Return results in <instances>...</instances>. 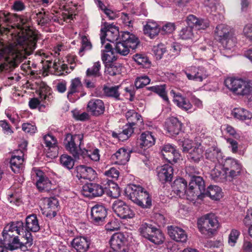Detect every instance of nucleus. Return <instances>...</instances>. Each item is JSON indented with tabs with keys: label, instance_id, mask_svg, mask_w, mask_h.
I'll list each match as a JSON object with an SVG mask.
<instances>
[{
	"label": "nucleus",
	"instance_id": "1",
	"mask_svg": "<svg viewBox=\"0 0 252 252\" xmlns=\"http://www.w3.org/2000/svg\"><path fill=\"white\" fill-rule=\"evenodd\" d=\"M4 21L11 23L16 19V23L6 28L7 33L11 34L14 43L8 45L0 41V60L19 62L25 54L30 55L36 47L37 36L29 28L25 29L23 26L27 23V19L16 17L9 13H4Z\"/></svg>",
	"mask_w": 252,
	"mask_h": 252
},
{
	"label": "nucleus",
	"instance_id": "2",
	"mask_svg": "<svg viewBox=\"0 0 252 252\" xmlns=\"http://www.w3.org/2000/svg\"><path fill=\"white\" fill-rule=\"evenodd\" d=\"M22 221H12L8 223L2 231L3 244L5 248L10 251L21 249L26 251L33 243L31 232L24 229Z\"/></svg>",
	"mask_w": 252,
	"mask_h": 252
},
{
	"label": "nucleus",
	"instance_id": "3",
	"mask_svg": "<svg viewBox=\"0 0 252 252\" xmlns=\"http://www.w3.org/2000/svg\"><path fill=\"white\" fill-rule=\"evenodd\" d=\"M119 36V32L116 27H110L106 30H101V58L103 62L110 63L116 60L111 45L106 43V40L114 42L118 39Z\"/></svg>",
	"mask_w": 252,
	"mask_h": 252
},
{
	"label": "nucleus",
	"instance_id": "4",
	"mask_svg": "<svg viewBox=\"0 0 252 252\" xmlns=\"http://www.w3.org/2000/svg\"><path fill=\"white\" fill-rule=\"evenodd\" d=\"M125 193L134 203L143 208H149L152 205V199L149 193L140 185H128L126 188Z\"/></svg>",
	"mask_w": 252,
	"mask_h": 252
},
{
	"label": "nucleus",
	"instance_id": "5",
	"mask_svg": "<svg viewBox=\"0 0 252 252\" xmlns=\"http://www.w3.org/2000/svg\"><path fill=\"white\" fill-rule=\"evenodd\" d=\"M226 88L237 95H248L252 93V80L228 77L224 80Z\"/></svg>",
	"mask_w": 252,
	"mask_h": 252
},
{
	"label": "nucleus",
	"instance_id": "6",
	"mask_svg": "<svg viewBox=\"0 0 252 252\" xmlns=\"http://www.w3.org/2000/svg\"><path fill=\"white\" fill-rule=\"evenodd\" d=\"M216 38L222 45L223 47L228 50H230L235 46L236 38L231 28L225 24L218 25L215 31Z\"/></svg>",
	"mask_w": 252,
	"mask_h": 252
},
{
	"label": "nucleus",
	"instance_id": "7",
	"mask_svg": "<svg viewBox=\"0 0 252 252\" xmlns=\"http://www.w3.org/2000/svg\"><path fill=\"white\" fill-rule=\"evenodd\" d=\"M138 43V39L134 34L124 32L121 35L120 41L116 43L114 49L119 54L126 56L129 53V49H135Z\"/></svg>",
	"mask_w": 252,
	"mask_h": 252
},
{
	"label": "nucleus",
	"instance_id": "8",
	"mask_svg": "<svg viewBox=\"0 0 252 252\" xmlns=\"http://www.w3.org/2000/svg\"><path fill=\"white\" fill-rule=\"evenodd\" d=\"M182 143V151L186 153L188 158L194 162H198L203 157V147L199 143H194L192 141L186 139Z\"/></svg>",
	"mask_w": 252,
	"mask_h": 252
},
{
	"label": "nucleus",
	"instance_id": "9",
	"mask_svg": "<svg viewBox=\"0 0 252 252\" xmlns=\"http://www.w3.org/2000/svg\"><path fill=\"white\" fill-rule=\"evenodd\" d=\"M197 226L202 234L210 236L218 228L219 222L215 215L208 214L198 220Z\"/></svg>",
	"mask_w": 252,
	"mask_h": 252
},
{
	"label": "nucleus",
	"instance_id": "10",
	"mask_svg": "<svg viewBox=\"0 0 252 252\" xmlns=\"http://www.w3.org/2000/svg\"><path fill=\"white\" fill-rule=\"evenodd\" d=\"M83 137L81 134L72 135L69 133L66 136L64 142L65 148L75 158H79L82 153Z\"/></svg>",
	"mask_w": 252,
	"mask_h": 252
},
{
	"label": "nucleus",
	"instance_id": "11",
	"mask_svg": "<svg viewBox=\"0 0 252 252\" xmlns=\"http://www.w3.org/2000/svg\"><path fill=\"white\" fill-rule=\"evenodd\" d=\"M112 208L114 213L122 219H131L135 215L134 210L125 201L120 199L114 201Z\"/></svg>",
	"mask_w": 252,
	"mask_h": 252
},
{
	"label": "nucleus",
	"instance_id": "12",
	"mask_svg": "<svg viewBox=\"0 0 252 252\" xmlns=\"http://www.w3.org/2000/svg\"><path fill=\"white\" fill-rule=\"evenodd\" d=\"M32 178L35 182L36 186L41 191H48L52 189V183L44 176V173L38 169H34L32 172Z\"/></svg>",
	"mask_w": 252,
	"mask_h": 252
},
{
	"label": "nucleus",
	"instance_id": "13",
	"mask_svg": "<svg viewBox=\"0 0 252 252\" xmlns=\"http://www.w3.org/2000/svg\"><path fill=\"white\" fill-rule=\"evenodd\" d=\"M224 166L227 178L230 180L236 178L240 176L242 171V165L237 159L232 158H227L225 160Z\"/></svg>",
	"mask_w": 252,
	"mask_h": 252
},
{
	"label": "nucleus",
	"instance_id": "14",
	"mask_svg": "<svg viewBox=\"0 0 252 252\" xmlns=\"http://www.w3.org/2000/svg\"><path fill=\"white\" fill-rule=\"evenodd\" d=\"M126 243V237L121 233L114 234L110 240L111 248L117 252H129Z\"/></svg>",
	"mask_w": 252,
	"mask_h": 252
},
{
	"label": "nucleus",
	"instance_id": "15",
	"mask_svg": "<svg viewBox=\"0 0 252 252\" xmlns=\"http://www.w3.org/2000/svg\"><path fill=\"white\" fill-rule=\"evenodd\" d=\"M83 86L79 77H76L70 81L67 92V98L71 102H74L79 98L76 94L82 92Z\"/></svg>",
	"mask_w": 252,
	"mask_h": 252
},
{
	"label": "nucleus",
	"instance_id": "16",
	"mask_svg": "<svg viewBox=\"0 0 252 252\" xmlns=\"http://www.w3.org/2000/svg\"><path fill=\"white\" fill-rule=\"evenodd\" d=\"M107 214V210L103 206L95 205L91 209V220L94 224H100L104 221Z\"/></svg>",
	"mask_w": 252,
	"mask_h": 252
},
{
	"label": "nucleus",
	"instance_id": "17",
	"mask_svg": "<svg viewBox=\"0 0 252 252\" xmlns=\"http://www.w3.org/2000/svg\"><path fill=\"white\" fill-rule=\"evenodd\" d=\"M82 193L88 197L100 196L104 193V189L100 185L88 183L82 187Z\"/></svg>",
	"mask_w": 252,
	"mask_h": 252
},
{
	"label": "nucleus",
	"instance_id": "18",
	"mask_svg": "<svg viewBox=\"0 0 252 252\" xmlns=\"http://www.w3.org/2000/svg\"><path fill=\"white\" fill-rule=\"evenodd\" d=\"M87 110L93 116H98L103 114L104 112V102L99 99H92L88 103Z\"/></svg>",
	"mask_w": 252,
	"mask_h": 252
},
{
	"label": "nucleus",
	"instance_id": "19",
	"mask_svg": "<svg viewBox=\"0 0 252 252\" xmlns=\"http://www.w3.org/2000/svg\"><path fill=\"white\" fill-rule=\"evenodd\" d=\"M76 177L78 179H85L90 181L94 180L96 177L95 171L90 167L80 165L76 167Z\"/></svg>",
	"mask_w": 252,
	"mask_h": 252
},
{
	"label": "nucleus",
	"instance_id": "20",
	"mask_svg": "<svg viewBox=\"0 0 252 252\" xmlns=\"http://www.w3.org/2000/svg\"><path fill=\"white\" fill-rule=\"evenodd\" d=\"M161 153L163 157L170 163L176 162L180 157V154L175 148L169 144L163 146Z\"/></svg>",
	"mask_w": 252,
	"mask_h": 252
},
{
	"label": "nucleus",
	"instance_id": "21",
	"mask_svg": "<svg viewBox=\"0 0 252 252\" xmlns=\"http://www.w3.org/2000/svg\"><path fill=\"white\" fill-rule=\"evenodd\" d=\"M158 180L162 183L171 181L173 174V169L169 164H164L158 167L156 169Z\"/></svg>",
	"mask_w": 252,
	"mask_h": 252
},
{
	"label": "nucleus",
	"instance_id": "22",
	"mask_svg": "<svg viewBox=\"0 0 252 252\" xmlns=\"http://www.w3.org/2000/svg\"><path fill=\"white\" fill-rule=\"evenodd\" d=\"M170 94L173 97L174 102L182 110L188 112H191L193 110L192 105L189 101L183 97L180 93H176L172 90Z\"/></svg>",
	"mask_w": 252,
	"mask_h": 252
},
{
	"label": "nucleus",
	"instance_id": "23",
	"mask_svg": "<svg viewBox=\"0 0 252 252\" xmlns=\"http://www.w3.org/2000/svg\"><path fill=\"white\" fill-rule=\"evenodd\" d=\"M44 144L49 150H51V153H47V157L55 158L58 153V143L56 138L52 134L45 135L43 137Z\"/></svg>",
	"mask_w": 252,
	"mask_h": 252
},
{
	"label": "nucleus",
	"instance_id": "24",
	"mask_svg": "<svg viewBox=\"0 0 252 252\" xmlns=\"http://www.w3.org/2000/svg\"><path fill=\"white\" fill-rule=\"evenodd\" d=\"M182 126V123L177 118L171 117L166 123L165 129L169 136L174 137L180 133Z\"/></svg>",
	"mask_w": 252,
	"mask_h": 252
},
{
	"label": "nucleus",
	"instance_id": "25",
	"mask_svg": "<svg viewBox=\"0 0 252 252\" xmlns=\"http://www.w3.org/2000/svg\"><path fill=\"white\" fill-rule=\"evenodd\" d=\"M168 233L170 237L176 242L186 243L188 236L186 232L183 229L175 226H168Z\"/></svg>",
	"mask_w": 252,
	"mask_h": 252
},
{
	"label": "nucleus",
	"instance_id": "26",
	"mask_svg": "<svg viewBox=\"0 0 252 252\" xmlns=\"http://www.w3.org/2000/svg\"><path fill=\"white\" fill-rule=\"evenodd\" d=\"M186 22L188 26H192L197 31L205 30L209 26V21L207 19H199L193 15H189Z\"/></svg>",
	"mask_w": 252,
	"mask_h": 252
},
{
	"label": "nucleus",
	"instance_id": "27",
	"mask_svg": "<svg viewBox=\"0 0 252 252\" xmlns=\"http://www.w3.org/2000/svg\"><path fill=\"white\" fill-rule=\"evenodd\" d=\"M90 244V239L84 236L76 237L71 242L72 247L77 252H86L88 250Z\"/></svg>",
	"mask_w": 252,
	"mask_h": 252
},
{
	"label": "nucleus",
	"instance_id": "28",
	"mask_svg": "<svg viewBox=\"0 0 252 252\" xmlns=\"http://www.w3.org/2000/svg\"><path fill=\"white\" fill-rule=\"evenodd\" d=\"M38 93V97L41 101H43V104H41L40 106V109L41 110L42 108H45L50 102L52 98V95L51 93L50 88L44 84L40 86Z\"/></svg>",
	"mask_w": 252,
	"mask_h": 252
},
{
	"label": "nucleus",
	"instance_id": "29",
	"mask_svg": "<svg viewBox=\"0 0 252 252\" xmlns=\"http://www.w3.org/2000/svg\"><path fill=\"white\" fill-rule=\"evenodd\" d=\"M205 157L206 159L214 162L215 164L223 162V158L221 151L215 147H211L206 150Z\"/></svg>",
	"mask_w": 252,
	"mask_h": 252
},
{
	"label": "nucleus",
	"instance_id": "30",
	"mask_svg": "<svg viewBox=\"0 0 252 252\" xmlns=\"http://www.w3.org/2000/svg\"><path fill=\"white\" fill-rule=\"evenodd\" d=\"M17 155H13L10 161V167L12 170L15 173H19L22 169L24 162L23 151L19 150L17 151Z\"/></svg>",
	"mask_w": 252,
	"mask_h": 252
},
{
	"label": "nucleus",
	"instance_id": "31",
	"mask_svg": "<svg viewBox=\"0 0 252 252\" xmlns=\"http://www.w3.org/2000/svg\"><path fill=\"white\" fill-rule=\"evenodd\" d=\"M211 178L217 182H223L227 179V175L224 165L215 164V167L211 172Z\"/></svg>",
	"mask_w": 252,
	"mask_h": 252
},
{
	"label": "nucleus",
	"instance_id": "32",
	"mask_svg": "<svg viewBox=\"0 0 252 252\" xmlns=\"http://www.w3.org/2000/svg\"><path fill=\"white\" fill-rule=\"evenodd\" d=\"M44 203L46 209L48 211L47 216L50 217H54L57 215V211L59 206V201L55 197L45 198L44 199Z\"/></svg>",
	"mask_w": 252,
	"mask_h": 252
},
{
	"label": "nucleus",
	"instance_id": "33",
	"mask_svg": "<svg viewBox=\"0 0 252 252\" xmlns=\"http://www.w3.org/2000/svg\"><path fill=\"white\" fill-rule=\"evenodd\" d=\"M113 160L118 164H125L129 159L130 151L125 148H120L112 157Z\"/></svg>",
	"mask_w": 252,
	"mask_h": 252
},
{
	"label": "nucleus",
	"instance_id": "34",
	"mask_svg": "<svg viewBox=\"0 0 252 252\" xmlns=\"http://www.w3.org/2000/svg\"><path fill=\"white\" fill-rule=\"evenodd\" d=\"M187 188V182L183 178L176 179L172 185L173 191L180 197L185 195L186 189Z\"/></svg>",
	"mask_w": 252,
	"mask_h": 252
},
{
	"label": "nucleus",
	"instance_id": "35",
	"mask_svg": "<svg viewBox=\"0 0 252 252\" xmlns=\"http://www.w3.org/2000/svg\"><path fill=\"white\" fill-rule=\"evenodd\" d=\"M156 138L151 132H143L140 137V146L142 148H148L154 145Z\"/></svg>",
	"mask_w": 252,
	"mask_h": 252
},
{
	"label": "nucleus",
	"instance_id": "36",
	"mask_svg": "<svg viewBox=\"0 0 252 252\" xmlns=\"http://www.w3.org/2000/svg\"><path fill=\"white\" fill-rule=\"evenodd\" d=\"M24 226L25 231L26 232L38 231L40 226L36 216L35 215L28 216L26 220V225Z\"/></svg>",
	"mask_w": 252,
	"mask_h": 252
},
{
	"label": "nucleus",
	"instance_id": "37",
	"mask_svg": "<svg viewBox=\"0 0 252 252\" xmlns=\"http://www.w3.org/2000/svg\"><path fill=\"white\" fill-rule=\"evenodd\" d=\"M121 86H107L103 87V94L105 96L113 98L116 100L120 99L121 93L119 91Z\"/></svg>",
	"mask_w": 252,
	"mask_h": 252
},
{
	"label": "nucleus",
	"instance_id": "38",
	"mask_svg": "<svg viewBox=\"0 0 252 252\" xmlns=\"http://www.w3.org/2000/svg\"><path fill=\"white\" fill-rule=\"evenodd\" d=\"M232 116L236 119L244 121L252 118V113L242 108H235L232 111Z\"/></svg>",
	"mask_w": 252,
	"mask_h": 252
},
{
	"label": "nucleus",
	"instance_id": "39",
	"mask_svg": "<svg viewBox=\"0 0 252 252\" xmlns=\"http://www.w3.org/2000/svg\"><path fill=\"white\" fill-rule=\"evenodd\" d=\"M160 31V28L158 24L154 21H148L144 26V32L145 34L148 35L151 38L157 35Z\"/></svg>",
	"mask_w": 252,
	"mask_h": 252
},
{
	"label": "nucleus",
	"instance_id": "40",
	"mask_svg": "<svg viewBox=\"0 0 252 252\" xmlns=\"http://www.w3.org/2000/svg\"><path fill=\"white\" fill-rule=\"evenodd\" d=\"M84 158H88L94 161H98L100 159L99 151L95 148L88 149L83 148L81 154Z\"/></svg>",
	"mask_w": 252,
	"mask_h": 252
},
{
	"label": "nucleus",
	"instance_id": "41",
	"mask_svg": "<svg viewBox=\"0 0 252 252\" xmlns=\"http://www.w3.org/2000/svg\"><path fill=\"white\" fill-rule=\"evenodd\" d=\"M205 194L212 199L220 200L222 196L221 189L219 186L211 185L208 187Z\"/></svg>",
	"mask_w": 252,
	"mask_h": 252
},
{
	"label": "nucleus",
	"instance_id": "42",
	"mask_svg": "<svg viewBox=\"0 0 252 252\" xmlns=\"http://www.w3.org/2000/svg\"><path fill=\"white\" fill-rule=\"evenodd\" d=\"M150 235L147 239L151 242L155 244H161L164 239V237L161 231L157 227L153 230V233L150 234Z\"/></svg>",
	"mask_w": 252,
	"mask_h": 252
},
{
	"label": "nucleus",
	"instance_id": "43",
	"mask_svg": "<svg viewBox=\"0 0 252 252\" xmlns=\"http://www.w3.org/2000/svg\"><path fill=\"white\" fill-rule=\"evenodd\" d=\"M156 228L151 223L142 222L139 227V231L140 234L147 239L150 236V234L153 233V230H155Z\"/></svg>",
	"mask_w": 252,
	"mask_h": 252
},
{
	"label": "nucleus",
	"instance_id": "44",
	"mask_svg": "<svg viewBox=\"0 0 252 252\" xmlns=\"http://www.w3.org/2000/svg\"><path fill=\"white\" fill-rule=\"evenodd\" d=\"M148 89L158 94L165 101H168L166 92V85H156L149 87Z\"/></svg>",
	"mask_w": 252,
	"mask_h": 252
},
{
	"label": "nucleus",
	"instance_id": "45",
	"mask_svg": "<svg viewBox=\"0 0 252 252\" xmlns=\"http://www.w3.org/2000/svg\"><path fill=\"white\" fill-rule=\"evenodd\" d=\"M133 59L138 64L143 67L148 68L150 66L151 62L144 54H136L133 55Z\"/></svg>",
	"mask_w": 252,
	"mask_h": 252
},
{
	"label": "nucleus",
	"instance_id": "46",
	"mask_svg": "<svg viewBox=\"0 0 252 252\" xmlns=\"http://www.w3.org/2000/svg\"><path fill=\"white\" fill-rule=\"evenodd\" d=\"M104 175L107 177L108 181L112 184L117 186L116 184L114 183V182L117 180L119 176L120 172L118 170L114 167H111L109 169L105 171Z\"/></svg>",
	"mask_w": 252,
	"mask_h": 252
},
{
	"label": "nucleus",
	"instance_id": "47",
	"mask_svg": "<svg viewBox=\"0 0 252 252\" xmlns=\"http://www.w3.org/2000/svg\"><path fill=\"white\" fill-rule=\"evenodd\" d=\"M126 117L128 123L135 126L136 122L142 120L141 116L134 110H129L126 113Z\"/></svg>",
	"mask_w": 252,
	"mask_h": 252
},
{
	"label": "nucleus",
	"instance_id": "48",
	"mask_svg": "<svg viewBox=\"0 0 252 252\" xmlns=\"http://www.w3.org/2000/svg\"><path fill=\"white\" fill-rule=\"evenodd\" d=\"M193 29L190 26L183 28L179 32V37L184 40L191 39L194 36Z\"/></svg>",
	"mask_w": 252,
	"mask_h": 252
},
{
	"label": "nucleus",
	"instance_id": "49",
	"mask_svg": "<svg viewBox=\"0 0 252 252\" xmlns=\"http://www.w3.org/2000/svg\"><path fill=\"white\" fill-rule=\"evenodd\" d=\"M191 187L198 189L200 192L204 191V182L202 177L198 176H195L191 178L189 183Z\"/></svg>",
	"mask_w": 252,
	"mask_h": 252
},
{
	"label": "nucleus",
	"instance_id": "50",
	"mask_svg": "<svg viewBox=\"0 0 252 252\" xmlns=\"http://www.w3.org/2000/svg\"><path fill=\"white\" fill-rule=\"evenodd\" d=\"M202 193L200 192L198 189L194 188V187H191L189 185V188L186 189L185 195L187 199L190 201H193L197 198Z\"/></svg>",
	"mask_w": 252,
	"mask_h": 252
},
{
	"label": "nucleus",
	"instance_id": "51",
	"mask_svg": "<svg viewBox=\"0 0 252 252\" xmlns=\"http://www.w3.org/2000/svg\"><path fill=\"white\" fill-rule=\"evenodd\" d=\"M101 68V63L100 62H95L93 65L88 68L86 70V74H90L94 76H101V73L100 71Z\"/></svg>",
	"mask_w": 252,
	"mask_h": 252
},
{
	"label": "nucleus",
	"instance_id": "52",
	"mask_svg": "<svg viewBox=\"0 0 252 252\" xmlns=\"http://www.w3.org/2000/svg\"><path fill=\"white\" fill-rule=\"evenodd\" d=\"M60 162L63 166L68 169H72L74 164V159L67 155H63L61 157Z\"/></svg>",
	"mask_w": 252,
	"mask_h": 252
},
{
	"label": "nucleus",
	"instance_id": "53",
	"mask_svg": "<svg viewBox=\"0 0 252 252\" xmlns=\"http://www.w3.org/2000/svg\"><path fill=\"white\" fill-rule=\"evenodd\" d=\"M7 196L8 200L11 204L18 206L22 203L21 195L19 193L17 192L13 193L9 192Z\"/></svg>",
	"mask_w": 252,
	"mask_h": 252
},
{
	"label": "nucleus",
	"instance_id": "54",
	"mask_svg": "<svg viewBox=\"0 0 252 252\" xmlns=\"http://www.w3.org/2000/svg\"><path fill=\"white\" fill-rule=\"evenodd\" d=\"M150 83L149 78L145 75L137 77L135 81V86L137 89L142 88Z\"/></svg>",
	"mask_w": 252,
	"mask_h": 252
},
{
	"label": "nucleus",
	"instance_id": "55",
	"mask_svg": "<svg viewBox=\"0 0 252 252\" xmlns=\"http://www.w3.org/2000/svg\"><path fill=\"white\" fill-rule=\"evenodd\" d=\"M240 234V232L236 229H232L229 235L228 243L232 247L235 246Z\"/></svg>",
	"mask_w": 252,
	"mask_h": 252
},
{
	"label": "nucleus",
	"instance_id": "56",
	"mask_svg": "<svg viewBox=\"0 0 252 252\" xmlns=\"http://www.w3.org/2000/svg\"><path fill=\"white\" fill-rule=\"evenodd\" d=\"M92 47V44L88 40V38L86 36H83L82 37V47L79 52V55L83 56L84 55V51L90 50Z\"/></svg>",
	"mask_w": 252,
	"mask_h": 252
},
{
	"label": "nucleus",
	"instance_id": "57",
	"mask_svg": "<svg viewBox=\"0 0 252 252\" xmlns=\"http://www.w3.org/2000/svg\"><path fill=\"white\" fill-rule=\"evenodd\" d=\"M166 50L163 44H158L153 48V53L157 59H160Z\"/></svg>",
	"mask_w": 252,
	"mask_h": 252
},
{
	"label": "nucleus",
	"instance_id": "58",
	"mask_svg": "<svg viewBox=\"0 0 252 252\" xmlns=\"http://www.w3.org/2000/svg\"><path fill=\"white\" fill-rule=\"evenodd\" d=\"M133 126L134 125H132L128 123V124L124 126L123 131L121 133L123 134V137H124L125 140L128 139L133 133Z\"/></svg>",
	"mask_w": 252,
	"mask_h": 252
},
{
	"label": "nucleus",
	"instance_id": "59",
	"mask_svg": "<svg viewBox=\"0 0 252 252\" xmlns=\"http://www.w3.org/2000/svg\"><path fill=\"white\" fill-rule=\"evenodd\" d=\"M22 128L24 131L30 134L35 133L37 130L36 127L34 124L29 123H24L22 125Z\"/></svg>",
	"mask_w": 252,
	"mask_h": 252
},
{
	"label": "nucleus",
	"instance_id": "60",
	"mask_svg": "<svg viewBox=\"0 0 252 252\" xmlns=\"http://www.w3.org/2000/svg\"><path fill=\"white\" fill-rule=\"evenodd\" d=\"M175 30V24L173 23H166L162 27L160 30L162 34L171 33Z\"/></svg>",
	"mask_w": 252,
	"mask_h": 252
},
{
	"label": "nucleus",
	"instance_id": "61",
	"mask_svg": "<svg viewBox=\"0 0 252 252\" xmlns=\"http://www.w3.org/2000/svg\"><path fill=\"white\" fill-rule=\"evenodd\" d=\"M207 77L203 68H197V71H196L195 75L193 77V81L202 82L203 79Z\"/></svg>",
	"mask_w": 252,
	"mask_h": 252
},
{
	"label": "nucleus",
	"instance_id": "62",
	"mask_svg": "<svg viewBox=\"0 0 252 252\" xmlns=\"http://www.w3.org/2000/svg\"><path fill=\"white\" fill-rule=\"evenodd\" d=\"M105 228L107 231H114L118 230L120 228V223L116 220H112L106 224Z\"/></svg>",
	"mask_w": 252,
	"mask_h": 252
},
{
	"label": "nucleus",
	"instance_id": "63",
	"mask_svg": "<svg viewBox=\"0 0 252 252\" xmlns=\"http://www.w3.org/2000/svg\"><path fill=\"white\" fill-rule=\"evenodd\" d=\"M0 127H1L3 133L7 135H10L13 132L11 127L6 120L0 121Z\"/></svg>",
	"mask_w": 252,
	"mask_h": 252
},
{
	"label": "nucleus",
	"instance_id": "64",
	"mask_svg": "<svg viewBox=\"0 0 252 252\" xmlns=\"http://www.w3.org/2000/svg\"><path fill=\"white\" fill-rule=\"evenodd\" d=\"M106 72L111 76H115L120 73L121 69L119 66L111 64L106 67Z\"/></svg>",
	"mask_w": 252,
	"mask_h": 252
}]
</instances>
